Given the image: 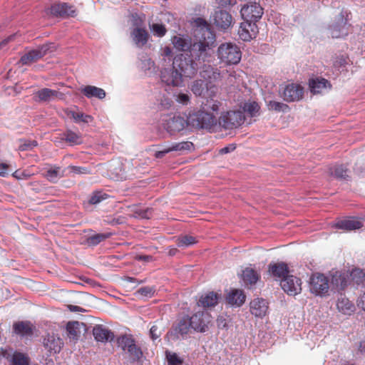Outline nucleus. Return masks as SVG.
Wrapping results in <instances>:
<instances>
[{"label": "nucleus", "mask_w": 365, "mask_h": 365, "mask_svg": "<svg viewBox=\"0 0 365 365\" xmlns=\"http://www.w3.org/2000/svg\"><path fill=\"white\" fill-rule=\"evenodd\" d=\"M212 50L210 43L204 37L203 41L195 42L190 46L189 53H181L173 59V67L180 71L182 78H192L197 72L202 63L209 61Z\"/></svg>", "instance_id": "nucleus-1"}, {"label": "nucleus", "mask_w": 365, "mask_h": 365, "mask_svg": "<svg viewBox=\"0 0 365 365\" xmlns=\"http://www.w3.org/2000/svg\"><path fill=\"white\" fill-rule=\"evenodd\" d=\"M188 126L196 129H211L217 123V118L212 113L205 111L202 107L193 110L187 116Z\"/></svg>", "instance_id": "nucleus-2"}, {"label": "nucleus", "mask_w": 365, "mask_h": 365, "mask_svg": "<svg viewBox=\"0 0 365 365\" xmlns=\"http://www.w3.org/2000/svg\"><path fill=\"white\" fill-rule=\"evenodd\" d=\"M217 56L221 62L227 65L237 64L241 60L242 53L236 44L225 43L219 46Z\"/></svg>", "instance_id": "nucleus-3"}, {"label": "nucleus", "mask_w": 365, "mask_h": 365, "mask_svg": "<svg viewBox=\"0 0 365 365\" xmlns=\"http://www.w3.org/2000/svg\"><path fill=\"white\" fill-rule=\"evenodd\" d=\"M351 13L346 9H341L336 16L334 22L329 26L330 34L332 38H341L347 36L349 24H348Z\"/></svg>", "instance_id": "nucleus-4"}, {"label": "nucleus", "mask_w": 365, "mask_h": 365, "mask_svg": "<svg viewBox=\"0 0 365 365\" xmlns=\"http://www.w3.org/2000/svg\"><path fill=\"white\" fill-rule=\"evenodd\" d=\"M245 119L240 110H230L222 113L217 122L225 129H232L241 125Z\"/></svg>", "instance_id": "nucleus-5"}, {"label": "nucleus", "mask_w": 365, "mask_h": 365, "mask_svg": "<svg viewBox=\"0 0 365 365\" xmlns=\"http://www.w3.org/2000/svg\"><path fill=\"white\" fill-rule=\"evenodd\" d=\"M54 50V43H49L43 44L36 49L30 50L24 53L21 57L20 61L23 65H30L43 58L48 52H52Z\"/></svg>", "instance_id": "nucleus-6"}, {"label": "nucleus", "mask_w": 365, "mask_h": 365, "mask_svg": "<svg viewBox=\"0 0 365 365\" xmlns=\"http://www.w3.org/2000/svg\"><path fill=\"white\" fill-rule=\"evenodd\" d=\"M163 125L165 130L170 135H175L176 133L183 130L188 126L187 118L174 115H167L163 119Z\"/></svg>", "instance_id": "nucleus-7"}, {"label": "nucleus", "mask_w": 365, "mask_h": 365, "mask_svg": "<svg viewBox=\"0 0 365 365\" xmlns=\"http://www.w3.org/2000/svg\"><path fill=\"white\" fill-rule=\"evenodd\" d=\"M160 77L161 82L168 86L178 87L182 83L180 71L173 67V63L171 67H162Z\"/></svg>", "instance_id": "nucleus-8"}, {"label": "nucleus", "mask_w": 365, "mask_h": 365, "mask_svg": "<svg viewBox=\"0 0 365 365\" xmlns=\"http://www.w3.org/2000/svg\"><path fill=\"white\" fill-rule=\"evenodd\" d=\"M188 319L192 329L197 332H205L212 320L211 314L207 311L197 312L192 314Z\"/></svg>", "instance_id": "nucleus-9"}, {"label": "nucleus", "mask_w": 365, "mask_h": 365, "mask_svg": "<svg viewBox=\"0 0 365 365\" xmlns=\"http://www.w3.org/2000/svg\"><path fill=\"white\" fill-rule=\"evenodd\" d=\"M329 280L323 274H313L310 278L309 288L312 293L324 296L329 290Z\"/></svg>", "instance_id": "nucleus-10"}, {"label": "nucleus", "mask_w": 365, "mask_h": 365, "mask_svg": "<svg viewBox=\"0 0 365 365\" xmlns=\"http://www.w3.org/2000/svg\"><path fill=\"white\" fill-rule=\"evenodd\" d=\"M217 88L215 85L205 83L202 80L194 81L191 86V91L197 96L215 97L217 93Z\"/></svg>", "instance_id": "nucleus-11"}, {"label": "nucleus", "mask_w": 365, "mask_h": 365, "mask_svg": "<svg viewBox=\"0 0 365 365\" xmlns=\"http://www.w3.org/2000/svg\"><path fill=\"white\" fill-rule=\"evenodd\" d=\"M240 13L245 21L256 24L263 14V9L259 4L253 3L244 6L241 9Z\"/></svg>", "instance_id": "nucleus-12"}, {"label": "nucleus", "mask_w": 365, "mask_h": 365, "mask_svg": "<svg viewBox=\"0 0 365 365\" xmlns=\"http://www.w3.org/2000/svg\"><path fill=\"white\" fill-rule=\"evenodd\" d=\"M280 284L283 290L290 296H295L302 291L301 279L293 275H287L282 279Z\"/></svg>", "instance_id": "nucleus-13"}, {"label": "nucleus", "mask_w": 365, "mask_h": 365, "mask_svg": "<svg viewBox=\"0 0 365 365\" xmlns=\"http://www.w3.org/2000/svg\"><path fill=\"white\" fill-rule=\"evenodd\" d=\"M192 329L188 317H183L173 328L168 333L173 340L185 338Z\"/></svg>", "instance_id": "nucleus-14"}, {"label": "nucleus", "mask_w": 365, "mask_h": 365, "mask_svg": "<svg viewBox=\"0 0 365 365\" xmlns=\"http://www.w3.org/2000/svg\"><path fill=\"white\" fill-rule=\"evenodd\" d=\"M35 101L39 103H49L56 100H62L64 94L58 91L43 88L34 93Z\"/></svg>", "instance_id": "nucleus-15"}, {"label": "nucleus", "mask_w": 365, "mask_h": 365, "mask_svg": "<svg viewBox=\"0 0 365 365\" xmlns=\"http://www.w3.org/2000/svg\"><path fill=\"white\" fill-rule=\"evenodd\" d=\"M304 88L299 84L291 83L286 86L282 93V97L285 101H298L302 98Z\"/></svg>", "instance_id": "nucleus-16"}, {"label": "nucleus", "mask_w": 365, "mask_h": 365, "mask_svg": "<svg viewBox=\"0 0 365 365\" xmlns=\"http://www.w3.org/2000/svg\"><path fill=\"white\" fill-rule=\"evenodd\" d=\"M194 145L190 141H182L180 143H174L168 148L155 153V156L157 158H161L167 153L173 151L184 153L186 151H190L193 149Z\"/></svg>", "instance_id": "nucleus-17"}, {"label": "nucleus", "mask_w": 365, "mask_h": 365, "mask_svg": "<svg viewBox=\"0 0 365 365\" xmlns=\"http://www.w3.org/2000/svg\"><path fill=\"white\" fill-rule=\"evenodd\" d=\"M51 13L56 16L61 17H74L76 16L75 7L67 3H58L52 5Z\"/></svg>", "instance_id": "nucleus-18"}, {"label": "nucleus", "mask_w": 365, "mask_h": 365, "mask_svg": "<svg viewBox=\"0 0 365 365\" xmlns=\"http://www.w3.org/2000/svg\"><path fill=\"white\" fill-rule=\"evenodd\" d=\"M257 32L256 24L245 21L241 23L238 30L240 38L244 41H249L255 37Z\"/></svg>", "instance_id": "nucleus-19"}, {"label": "nucleus", "mask_w": 365, "mask_h": 365, "mask_svg": "<svg viewBox=\"0 0 365 365\" xmlns=\"http://www.w3.org/2000/svg\"><path fill=\"white\" fill-rule=\"evenodd\" d=\"M250 312L256 317H264L268 311V302L262 298H256L250 304Z\"/></svg>", "instance_id": "nucleus-20"}, {"label": "nucleus", "mask_w": 365, "mask_h": 365, "mask_svg": "<svg viewBox=\"0 0 365 365\" xmlns=\"http://www.w3.org/2000/svg\"><path fill=\"white\" fill-rule=\"evenodd\" d=\"M213 18L215 26L223 30L228 29L232 23L231 14L224 10L215 11Z\"/></svg>", "instance_id": "nucleus-21"}, {"label": "nucleus", "mask_w": 365, "mask_h": 365, "mask_svg": "<svg viewBox=\"0 0 365 365\" xmlns=\"http://www.w3.org/2000/svg\"><path fill=\"white\" fill-rule=\"evenodd\" d=\"M93 334L98 341H110L114 339L113 333L103 325H96L93 329Z\"/></svg>", "instance_id": "nucleus-22"}, {"label": "nucleus", "mask_w": 365, "mask_h": 365, "mask_svg": "<svg viewBox=\"0 0 365 365\" xmlns=\"http://www.w3.org/2000/svg\"><path fill=\"white\" fill-rule=\"evenodd\" d=\"M43 344L50 354H56L60 352L63 342L58 336L48 334L44 339Z\"/></svg>", "instance_id": "nucleus-23"}, {"label": "nucleus", "mask_w": 365, "mask_h": 365, "mask_svg": "<svg viewBox=\"0 0 365 365\" xmlns=\"http://www.w3.org/2000/svg\"><path fill=\"white\" fill-rule=\"evenodd\" d=\"M362 225V222L357 219L354 217H348L336 222L334 227L340 230L352 231L360 229Z\"/></svg>", "instance_id": "nucleus-24"}, {"label": "nucleus", "mask_w": 365, "mask_h": 365, "mask_svg": "<svg viewBox=\"0 0 365 365\" xmlns=\"http://www.w3.org/2000/svg\"><path fill=\"white\" fill-rule=\"evenodd\" d=\"M221 299V295L214 292H209L202 295L197 302L199 306L205 308L216 306Z\"/></svg>", "instance_id": "nucleus-25"}, {"label": "nucleus", "mask_w": 365, "mask_h": 365, "mask_svg": "<svg viewBox=\"0 0 365 365\" xmlns=\"http://www.w3.org/2000/svg\"><path fill=\"white\" fill-rule=\"evenodd\" d=\"M246 296L241 289H232L226 297V302L231 306L241 307L245 302Z\"/></svg>", "instance_id": "nucleus-26"}, {"label": "nucleus", "mask_w": 365, "mask_h": 365, "mask_svg": "<svg viewBox=\"0 0 365 365\" xmlns=\"http://www.w3.org/2000/svg\"><path fill=\"white\" fill-rule=\"evenodd\" d=\"M4 357L7 359L10 365H30L29 357L21 352L14 351L10 353H3Z\"/></svg>", "instance_id": "nucleus-27"}, {"label": "nucleus", "mask_w": 365, "mask_h": 365, "mask_svg": "<svg viewBox=\"0 0 365 365\" xmlns=\"http://www.w3.org/2000/svg\"><path fill=\"white\" fill-rule=\"evenodd\" d=\"M14 332L21 336H30L33 334V326L29 322H18L13 325Z\"/></svg>", "instance_id": "nucleus-28"}, {"label": "nucleus", "mask_w": 365, "mask_h": 365, "mask_svg": "<svg viewBox=\"0 0 365 365\" xmlns=\"http://www.w3.org/2000/svg\"><path fill=\"white\" fill-rule=\"evenodd\" d=\"M330 86V83L323 78L312 79L309 81L310 90L313 93H322L329 88Z\"/></svg>", "instance_id": "nucleus-29"}, {"label": "nucleus", "mask_w": 365, "mask_h": 365, "mask_svg": "<svg viewBox=\"0 0 365 365\" xmlns=\"http://www.w3.org/2000/svg\"><path fill=\"white\" fill-rule=\"evenodd\" d=\"M200 76L204 79L209 81V83L212 84V81H216L220 78V71L213 68L210 65L205 64L202 67V71H200Z\"/></svg>", "instance_id": "nucleus-30"}, {"label": "nucleus", "mask_w": 365, "mask_h": 365, "mask_svg": "<svg viewBox=\"0 0 365 365\" xmlns=\"http://www.w3.org/2000/svg\"><path fill=\"white\" fill-rule=\"evenodd\" d=\"M130 35L138 47H143L148 41V34L145 29H133Z\"/></svg>", "instance_id": "nucleus-31"}, {"label": "nucleus", "mask_w": 365, "mask_h": 365, "mask_svg": "<svg viewBox=\"0 0 365 365\" xmlns=\"http://www.w3.org/2000/svg\"><path fill=\"white\" fill-rule=\"evenodd\" d=\"M269 272L274 277L284 279L288 275V267L284 262L274 263L269 265Z\"/></svg>", "instance_id": "nucleus-32"}, {"label": "nucleus", "mask_w": 365, "mask_h": 365, "mask_svg": "<svg viewBox=\"0 0 365 365\" xmlns=\"http://www.w3.org/2000/svg\"><path fill=\"white\" fill-rule=\"evenodd\" d=\"M338 311L345 315H351L355 311L354 304L345 297L339 298L336 304Z\"/></svg>", "instance_id": "nucleus-33"}, {"label": "nucleus", "mask_w": 365, "mask_h": 365, "mask_svg": "<svg viewBox=\"0 0 365 365\" xmlns=\"http://www.w3.org/2000/svg\"><path fill=\"white\" fill-rule=\"evenodd\" d=\"M349 274L345 272H335L331 277V284L339 290H343L348 284Z\"/></svg>", "instance_id": "nucleus-34"}, {"label": "nucleus", "mask_w": 365, "mask_h": 365, "mask_svg": "<svg viewBox=\"0 0 365 365\" xmlns=\"http://www.w3.org/2000/svg\"><path fill=\"white\" fill-rule=\"evenodd\" d=\"M81 93L88 98H96L103 99L106 97V92L103 88L94 86H86L81 89Z\"/></svg>", "instance_id": "nucleus-35"}, {"label": "nucleus", "mask_w": 365, "mask_h": 365, "mask_svg": "<svg viewBox=\"0 0 365 365\" xmlns=\"http://www.w3.org/2000/svg\"><path fill=\"white\" fill-rule=\"evenodd\" d=\"M243 115L249 117H257L259 115L260 107L255 101H248L241 106Z\"/></svg>", "instance_id": "nucleus-36"}, {"label": "nucleus", "mask_w": 365, "mask_h": 365, "mask_svg": "<svg viewBox=\"0 0 365 365\" xmlns=\"http://www.w3.org/2000/svg\"><path fill=\"white\" fill-rule=\"evenodd\" d=\"M83 323L69 322L66 325L67 336L70 340H77L81 335V327Z\"/></svg>", "instance_id": "nucleus-37"}, {"label": "nucleus", "mask_w": 365, "mask_h": 365, "mask_svg": "<svg viewBox=\"0 0 365 365\" xmlns=\"http://www.w3.org/2000/svg\"><path fill=\"white\" fill-rule=\"evenodd\" d=\"M242 278L245 284H255L259 278V274L252 268H246L242 272Z\"/></svg>", "instance_id": "nucleus-38"}, {"label": "nucleus", "mask_w": 365, "mask_h": 365, "mask_svg": "<svg viewBox=\"0 0 365 365\" xmlns=\"http://www.w3.org/2000/svg\"><path fill=\"white\" fill-rule=\"evenodd\" d=\"M172 43L174 47L179 51H186L187 48L190 49V46L192 45L190 43L189 39L180 35L173 36Z\"/></svg>", "instance_id": "nucleus-39"}, {"label": "nucleus", "mask_w": 365, "mask_h": 365, "mask_svg": "<svg viewBox=\"0 0 365 365\" xmlns=\"http://www.w3.org/2000/svg\"><path fill=\"white\" fill-rule=\"evenodd\" d=\"M330 173L339 180H348L349 178V170L343 165L330 168Z\"/></svg>", "instance_id": "nucleus-40"}, {"label": "nucleus", "mask_w": 365, "mask_h": 365, "mask_svg": "<svg viewBox=\"0 0 365 365\" xmlns=\"http://www.w3.org/2000/svg\"><path fill=\"white\" fill-rule=\"evenodd\" d=\"M140 68L148 74L155 72V62L148 56H143L140 58Z\"/></svg>", "instance_id": "nucleus-41"}, {"label": "nucleus", "mask_w": 365, "mask_h": 365, "mask_svg": "<svg viewBox=\"0 0 365 365\" xmlns=\"http://www.w3.org/2000/svg\"><path fill=\"white\" fill-rule=\"evenodd\" d=\"M207 101L205 103H203L202 105V108L205 110V111L208 112L209 110H212L213 112H218L222 103L217 100H214L213 97H206Z\"/></svg>", "instance_id": "nucleus-42"}, {"label": "nucleus", "mask_w": 365, "mask_h": 365, "mask_svg": "<svg viewBox=\"0 0 365 365\" xmlns=\"http://www.w3.org/2000/svg\"><path fill=\"white\" fill-rule=\"evenodd\" d=\"M64 175V172L60 167H53L49 168L46 173V178L53 182H56L60 178Z\"/></svg>", "instance_id": "nucleus-43"}, {"label": "nucleus", "mask_w": 365, "mask_h": 365, "mask_svg": "<svg viewBox=\"0 0 365 365\" xmlns=\"http://www.w3.org/2000/svg\"><path fill=\"white\" fill-rule=\"evenodd\" d=\"M68 115L73 118L76 123H88L93 120V117L90 115H86L83 113H78L73 110L68 112Z\"/></svg>", "instance_id": "nucleus-44"}, {"label": "nucleus", "mask_w": 365, "mask_h": 365, "mask_svg": "<svg viewBox=\"0 0 365 365\" xmlns=\"http://www.w3.org/2000/svg\"><path fill=\"white\" fill-rule=\"evenodd\" d=\"M117 343L118 346L125 351L135 342L131 336L122 335L118 338Z\"/></svg>", "instance_id": "nucleus-45"}, {"label": "nucleus", "mask_w": 365, "mask_h": 365, "mask_svg": "<svg viewBox=\"0 0 365 365\" xmlns=\"http://www.w3.org/2000/svg\"><path fill=\"white\" fill-rule=\"evenodd\" d=\"M161 61H163L162 67L165 66L167 64L170 65L171 62L173 63V55L172 48L165 46L161 49L160 53Z\"/></svg>", "instance_id": "nucleus-46"}, {"label": "nucleus", "mask_w": 365, "mask_h": 365, "mask_svg": "<svg viewBox=\"0 0 365 365\" xmlns=\"http://www.w3.org/2000/svg\"><path fill=\"white\" fill-rule=\"evenodd\" d=\"M110 233H98L91 235L88 237L87 243L91 246H96L98 245L100 242L104 241L105 240L109 238L110 237Z\"/></svg>", "instance_id": "nucleus-47"}, {"label": "nucleus", "mask_w": 365, "mask_h": 365, "mask_svg": "<svg viewBox=\"0 0 365 365\" xmlns=\"http://www.w3.org/2000/svg\"><path fill=\"white\" fill-rule=\"evenodd\" d=\"M349 277L351 278L354 284L359 285L364 282L365 274L361 269H354L349 274Z\"/></svg>", "instance_id": "nucleus-48"}, {"label": "nucleus", "mask_w": 365, "mask_h": 365, "mask_svg": "<svg viewBox=\"0 0 365 365\" xmlns=\"http://www.w3.org/2000/svg\"><path fill=\"white\" fill-rule=\"evenodd\" d=\"M63 135L65 140L72 145H78L82 143L81 135L71 130H67Z\"/></svg>", "instance_id": "nucleus-49"}, {"label": "nucleus", "mask_w": 365, "mask_h": 365, "mask_svg": "<svg viewBox=\"0 0 365 365\" xmlns=\"http://www.w3.org/2000/svg\"><path fill=\"white\" fill-rule=\"evenodd\" d=\"M194 237L190 235H183L180 237L177 240V245L179 247H187L196 243Z\"/></svg>", "instance_id": "nucleus-50"}, {"label": "nucleus", "mask_w": 365, "mask_h": 365, "mask_svg": "<svg viewBox=\"0 0 365 365\" xmlns=\"http://www.w3.org/2000/svg\"><path fill=\"white\" fill-rule=\"evenodd\" d=\"M126 351L128 353L129 356L133 361L139 360L143 356V352L140 348L138 347L135 343L132 345Z\"/></svg>", "instance_id": "nucleus-51"}, {"label": "nucleus", "mask_w": 365, "mask_h": 365, "mask_svg": "<svg viewBox=\"0 0 365 365\" xmlns=\"http://www.w3.org/2000/svg\"><path fill=\"white\" fill-rule=\"evenodd\" d=\"M268 108L277 112H287L289 110V106L283 103L274 101H270L267 103Z\"/></svg>", "instance_id": "nucleus-52"}, {"label": "nucleus", "mask_w": 365, "mask_h": 365, "mask_svg": "<svg viewBox=\"0 0 365 365\" xmlns=\"http://www.w3.org/2000/svg\"><path fill=\"white\" fill-rule=\"evenodd\" d=\"M130 24L133 29H145L144 26V18L136 13L130 16Z\"/></svg>", "instance_id": "nucleus-53"}, {"label": "nucleus", "mask_w": 365, "mask_h": 365, "mask_svg": "<svg viewBox=\"0 0 365 365\" xmlns=\"http://www.w3.org/2000/svg\"><path fill=\"white\" fill-rule=\"evenodd\" d=\"M194 24L196 26L200 28V29L202 31H204L205 32H206L207 34V35H210V36H212V34H211V32L209 31V29H208V24L207 23V21L203 19L202 18H197L196 19H195L194 21ZM214 38L213 36L211 37V40H212Z\"/></svg>", "instance_id": "nucleus-54"}, {"label": "nucleus", "mask_w": 365, "mask_h": 365, "mask_svg": "<svg viewBox=\"0 0 365 365\" xmlns=\"http://www.w3.org/2000/svg\"><path fill=\"white\" fill-rule=\"evenodd\" d=\"M155 289L153 287H143L138 290V293L143 297L150 298L154 295Z\"/></svg>", "instance_id": "nucleus-55"}, {"label": "nucleus", "mask_w": 365, "mask_h": 365, "mask_svg": "<svg viewBox=\"0 0 365 365\" xmlns=\"http://www.w3.org/2000/svg\"><path fill=\"white\" fill-rule=\"evenodd\" d=\"M166 357L170 365H181L182 361L178 357L175 353L166 351Z\"/></svg>", "instance_id": "nucleus-56"}, {"label": "nucleus", "mask_w": 365, "mask_h": 365, "mask_svg": "<svg viewBox=\"0 0 365 365\" xmlns=\"http://www.w3.org/2000/svg\"><path fill=\"white\" fill-rule=\"evenodd\" d=\"M108 195L102 192H96L91 197L89 202L93 205H96L101 202L103 200L106 199Z\"/></svg>", "instance_id": "nucleus-57"}, {"label": "nucleus", "mask_w": 365, "mask_h": 365, "mask_svg": "<svg viewBox=\"0 0 365 365\" xmlns=\"http://www.w3.org/2000/svg\"><path fill=\"white\" fill-rule=\"evenodd\" d=\"M175 101L183 106H187L190 103V97L188 93H178L175 95Z\"/></svg>", "instance_id": "nucleus-58"}, {"label": "nucleus", "mask_w": 365, "mask_h": 365, "mask_svg": "<svg viewBox=\"0 0 365 365\" xmlns=\"http://www.w3.org/2000/svg\"><path fill=\"white\" fill-rule=\"evenodd\" d=\"M150 29L154 34L158 36H163L166 34V29L163 24H153Z\"/></svg>", "instance_id": "nucleus-59"}, {"label": "nucleus", "mask_w": 365, "mask_h": 365, "mask_svg": "<svg viewBox=\"0 0 365 365\" xmlns=\"http://www.w3.org/2000/svg\"><path fill=\"white\" fill-rule=\"evenodd\" d=\"M67 169L74 174H89L91 173L90 169L87 167L70 165Z\"/></svg>", "instance_id": "nucleus-60"}, {"label": "nucleus", "mask_w": 365, "mask_h": 365, "mask_svg": "<svg viewBox=\"0 0 365 365\" xmlns=\"http://www.w3.org/2000/svg\"><path fill=\"white\" fill-rule=\"evenodd\" d=\"M138 217L142 219H149L152 216L153 211L151 209H139L136 212Z\"/></svg>", "instance_id": "nucleus-61"}, {"label": "nucleus", "mask_w": 365, "mask_h": 365, "mask_svg": "<svg viewBox=\"0 0 365 365\" xmlns=\"http://www.w3.org/2000/svg\"><path fill=\"white\" fill-rule=\"evenodd\" d=\"M37 145V142L36 140H29L28 142H25L19 145L20 150H31L33 148Z\"/></svg>", "instance_id": "nucleus-62"}, {"label": "nucleus", "mask_w": 365, "mask_h": 365, "mask_svg": "<svg viewBox=\"0 0 365 365\" xmlns=\"http://www.w3.org/2000/svg\"><path fill=\"white\" fill-rule=\"evenodd\" d=\"M160 106L163 109H169L173 106V101L169 97L163 96L160 99Z\"/></svg>", "instance_id": "nucleus-63"}, {"label": "nucleus", "mask_w": 365, "mask_h": 365, "mask_svg": "<svg viewBox=\"0 0 365 365\" xmlns=\"http://www.w3.org/2000/svg\"><path fill=\"white\" fill-rule=\"evenodd\" d=\"M150 334L151 338L155 340L160 337L161 331L159 330L158 326L153 325L150 329Z\"/></svg>", "instance_id": "nucleus-64"}]
</instances>
